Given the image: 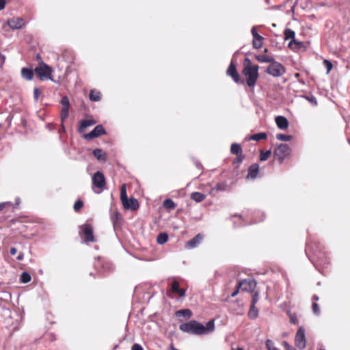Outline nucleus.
<instances>
[{
	"mask_svg": "<svg viewBox=\"0 0 350 350\" xmlns=\"http://www.w3.org/2000/svg\"><path fill=\"white\" fill-rule=\"evenodd\" d=\"M243 158H244V157L241 154V155L237 156V161L239 162H241L243 161Z\"/></svg>",
	"mask_w": 350,
	"mask_h": 350,
	"instance_id": "nucleus-59",
	"label": "nucleus"
},
{
	"mask_svg": "<svg viewBox=\"0 0 350 350\" xmlns=\"http://www.w3.org/2000/svg\"><path fill=\"white\" fill-rule=\"evenodd\" d=\"M7 24L12 29H19L25 25V22L22 18H12L8 20Z\"/></svg>",
	"mask_w": 350,
	"mask_h": 350,
	"instance_id": "nucleus-15",
	"label": "nucleus"
},
{
	"mask_svg": "<svg viewBox=\"0 0 350 350\" xmlns=\"http://www.w3.org/2000/svg\"><path fill=\"white\" fill-rule=\"evenodd\" d=\"M19 323L16 322V325L14 327L13 331L15 332L18 329Z\"/></svg>",
	"mask_w": 350,
	"mask_h": 350,
	"instance_id": "nucleus-60",
	"label": "nucleus"
},
{
	"mask_svg": "<svg viewBox=\"0 0 350 350\" xmlns=\"http://www.w3.org/2000/svg\"><path fill=\"white\" fill-rule=\"evenodd\" d=\"M215 189L217 191H224L225 189V185L224 183H218L216 185Z\"/></svg>",
	"mask_w": 350,
	"mask_h": 350,
	"instance_id": "nucleus-51",
	"label": "nucleus"
},
{
	"mask_svg": "<svg viewBox=\"0 0 350 350\" xmlns=\"http://www.w3.org/2000/svg\"><path fill=\"white\" fill-rule=\"evenodd\" d=\"M204 237L201 234H198L196 236H195L193 239L188 241L185 244V247L187 249H193L198 246V245L201 243Z\"/></svg>",
	"mask_w": 350,
	"mask_h": 350,
	"instance_id": "nucleus-17",
	"label": "nucleus"
},
{
	"mask_svg": "<svg viewBox=\"0 0 350 350\" xmlns=\"http://www.w3.org/2000/svg\"><path fill=\"white\" fill-rule=\"evenodd\" d=\"M124 207L126 209L137 210L139 208V202L137 199L131 198L122 202Z\"/></svg>",
	"mask_w": 350,
	"mask_h": 350,
	"instance_id": "nucleus-19",
	"label": "nucleus"
},
{
	"mask_svg": "<svg viewBox=\"0 0 350 350\" xmlns=\"http://www.w3.org/2000/svg\"><path fill=\"white\" fill-rule=\"evenodd\" d=\"M131 350H144V349L140 345L135 343L132 346Z\"/></svg>",
	"mask_w": 350,
	"mask_h": 350,
	"instance_id": "nucleus-52",
	"label": "nucleus"
},
{
	"mask_svg": "<svg viewBox=\"0 0 350 350\" xmlns=\"http://www.w3.org/2000/svg\"><path fill=\"white\" fill-rule=\"evenodd\" d=\"M93 154L98 161L105 162L107 159L105 152L100 148H96L94 150Z\"/></svg>",
	"mask_w": 350,
	"mask_h": 350,
	"instance_id": "nucleus-23",
	"label": "nucleus"
},
{
	"mask_svg": "<svg viewBox=\"0 0 350 350\" xmlns=\"http://www.w3.org/2000/svg\"><path fill=\"white\" fill-rule=\"evenodd\" d=\"M105 178L103 172L98 171L92 176V189L96 193H101L105 187Z\"/></svg>",
	"mask_w": 350,
	"mask_h": 350,
	"instance_id": "nucleus-4",
	"label": "nucleus"
},
{
	"mask_svg": "<svg viewBox=\"0 0 350 350\" xmlns=\"http://www.w3.org/2000/svg\"><path fill=\"white\" fill-rule=\"evenodd\" d=\"M176 317L183 316L186 319H189L192 316V312L189 309L179 310L175 313Z\"/></svg>",
	"mask_w": 350,
	"mask_h": 350,
	"instance_id": "nucleus-26",
	"label": "nucleus"
},
{
	"mask_svg": "<svg viewBox=\"0 0 350 350\" xmlns=\"http://www.w3.org/2000/svg\"><path fill=\"white\" fill-rule=\"evenodd\" d=\"M111 219L114 228H116L118 226L120 225V221H122V215L120 213L116 212L112 215Z\"/></svg>",
	"mask_w": 350,
	"mask_h": 350,
	"instance_id": "nucleus-25",
	"label": "nucleus"
},
{
	"mask_svg": "<svg viewBox=\"0 0 350 350\" xmlns=\"http://www.w3.org/2000/svg\"><path fill=\"white\" fill-rule=\"evenodd\" d=\"M21 76L23 79L30 81L33 77V72L30 68H23L21 70Z\"/></svg>",
	"mask_w": 350,
	"mask_h": 350,
	"instance_id": "nucleus-24",
	"label": "nucleus"
},
{
	"mask_svg": "<svg viewBox=\"0 0 350 350\" xmlns=\"http://www.w3.org/2000/svg\"><path fill=\"white\" fill-rule=\"evenodd\" d=\"M244 67H254V65H252L251 60L246 57L244 60Z\"/></svg>",
	"mask_w": 350,
	"mask_h": 350,
	"instance_id": "nucleus-50",
	"label": "nucleus"
},
{
	"mask_svg": "<svg viewBox=\"0 0 350 350\" xmlns=\"http://www.w3.org/2000/svg\"><path fill=\"white\" fill-rule=\"evenodd\" d=\"M226 73L230 76L234 81L237 83H243V81L241 79L240 76L237 70L236 65L232 61L227 69Z\"/></svg>",
	"mask_w": 350,
	"mask_h": 350,
	"instance_id": "nucleus-13",
	"label": "nucleus"
},
{
	"mask_svg": "<svg viewBox=\"0 0 350 350\" xmlns=\"http://www.w3.org/2000/svg\"><path fill=\"white\" fill-rule=\"evenodd\" d=\"M79 234L81 238L86 242H95L93 234V228L90 224H85L80 226Z\"/></svg>",
	"mask_w": 350,
	"mask_h": 350,
	"instance_id": "nucleus-6",
	"label": "nucleus"
},
{
	"mask_svg": "<svg viewBox=\"0 0 350 350\" xmlns=\"http://www.w3.org/2000/svg\"><path fill=\"white\" fill-rule=\"evenodd\" d=\"M257 61L262 63H272L274 59L272 57L266 55H259L256 56Z\"/></svg>",
	"mask_w": 350,
	"mask_h": 350,
	"instance_id": "nucleus-27",
	"label": "nucleus"
},
{
	"mask_svg": "<svg viewBox=\"0 0 350 350\" xmlns=\"http://www.w3.org/2000/svg\"><path fill=\"white\" fill-rule=\"evenodd\" d=\"M99 273H108L113 270V265L108 261L100 260V259L94 265Z\"/></svg>",
	"mask_w": 350,
	"mask_h": 350,
	"instance_id": "nucleus-11",
	"label": "nucleus"
},
{
	"mask_svg": "<svg viewBox=\"0 0 350 350\" xmlns=\"http://www.w3.org/2000/svg\"><path fill=\"white\" fill-rule=\"evenodd\" d=\"M61 104L63 106L62 108L69 109L70 102L67 96H63L61 99Z\"/></svg>",
	"mask_w": 350,
	"mask_h": 350,
	"instance_id": "nucleus-42",
	"label": "nucleus"
},
{
	"mask_svg": "<svg viewBox=\"0 0 350 350\" xmlns=\"http://www.w3.org/2000/svg\"><path fill=\"white\" fill-rule=\"evenodd\" d=\"M41 94L40 90L38 88H35L33 90V97L35 100H38Z\"/></svg>",
	"mask_w": 350,
	"mask_h": 350,
	"instance_id": "nucleus-49",
	"label": "nucleus"
},
{
	"mask_svg": "<svg viewBox=\"0 0 350 350\" xmlns=\"http://www.w3.org/2000/svg\"><path fill=\"white\" fill-rule=\"evenodd\" d=\"M239 289L240 288L237 287V290L232 293L231 297H234L238 294Z\"/></svg>",
	"mask_w": 350,
	"mask_h": 350,
	"instance_id": "nucleus-58",
	"label": "nucleus"
},
{
	"mask_svg": "<svg viewBox=\"0 0 350 350\" xmlns=\"http://www.w3.org/2000/svg\"><path fill=\"white\" fill-rule=\"evenodd\" d=\"M258 65H254V67H243L242 74L246 77V83L248 87H254L258 79Z\"/></svg>",
	"mask_w": 350,
	"mask_h": 350,
	"instance_id": "nucleus-3",
	"label": "nucleus"
},
{
	"mask_svg": "<svg viewBox=\"0 0 350 350\" xmlns=\"http://www.w3.org/2000/svg\"><path fill=\"white\" fill-rule=\"evenodd\" d=\"M105 130L101 125H97L92 131L84 135V138L87 140H91L94 138L98 137L102 135L105 134Z\"/></svg>",
	"mask_w": 350,
	"mask_h": 350,
	"instance_id": "nucleus-12",
	"label": "nucleus"
},
{
	"mask_svg": "<svg viewBox=\"0 0 350 350\" xmlns=\"http://www.w3.org/2000/svg\"><path fill=\"white\" fill-rule=\"evenodd\" d=\"M291 135H284L282 133H278L276 135V139L280 141L288 142L292 139Z\"/></svg>",
	"mask_w": 350,
	"mask_h": 350,
	"instance_id": "nucleus-37",
	"label": "nucleus"
},
{
	"mask_svg": "<svg viewBox=\"0 0 350 350\" xmlns=\"http://www.w3.org/2000/svg\"><path fill=\"white\" fill-rule=\"evenodd\" d=\"M258 314V310L254 305H251L248 316L250 319H254L257 317Z\"/></svg>",
	"mask_w": 350,
	"mask_h": 350,
	"instance_id": "nucleus-32",
	"label": "nucleus"
},
{
	"mask_svg": "<svg viewBox=\"0 0 350 350\" xmlns=\"http://www.w3.org/2000/svg\"><path fill=\"white\" fill-rule=\"evenodd\" d=\"M266 72L273 77H280L286 72V69L282 64L273 61L267 68Z\"/></svg>",
	"mask_w": 350,
	"mask_h": 350,
	"instance_id": "nucleus-5",
	"label": "nucleus"
},
{
	"mask_svg": "<svg viewBox=\"0 0 350 350\" xmlns=\"http://www.w3.org/2000/svg\"><path fill=\"white\" fill-rule=\"evenodd\" d=\"M20 203V199L18 198L16 199V204L18 205Z\"/></svg>",
	"mask_w": 350,
	"mask_h": 350,
	"instance_id": "nucleus-62",
	"label": "nucleus"
},
{
	"mask_svg": "<svg viewBox=\"0 0 350 350\" xmlns=\"http://www.w3.org/2000/svg\"><path fill=\"white\" fill-rule=\"evenodd\" d=\"M291 152V148L288 144H280L278 145L273 151L274 157L282 163L286 157H287Z\"/></svg>",
	"mask_w": 350,
	"mask_h": 350,
	"instance_id": "nucleus-7",
	"label": "nucleus"
},
{
	"mask_svg": "<svg viewBox=\"0 0 350 350\" xmlns=\"http://www.w3.org/2000/svg\"><path fill=\"white\" fill-rule=\"evenodd\" d=\"M16 252H17L16 248H15V247L10 248V252L11 255H12V256L15 255L16 254Z\"/></svg>",
	"mask_w": 350,
	"mask_h": 350,
	"instance_id": "nucleus-55",
	"label": "nucleus"
},
{
	"mask_svg": "<svg viewBox=\"0 0 350 350\" xmlns=\"http://www.w3.org/2000/svg\"><path fill=\"white\" fill-rule=\"evenodd\" d=\"M205 198V196L200 192H193L191 194V199L194 200L196 202H200L203 201Z\"/></svg>",
	"mask_w": 350,
	"mask_h": 350,
	"instance_id": "nucleus-29",
	"label": "nucleus"
},
{
	"mask_svg": "<svg viewBox=\"0 0 350 350\" xmlns=\"http://www.w3.org/2000/svg\"><path fill=\"white\" fill-rule=\"evenodd\" d=\"M267 137V135L266 133H258L251 135L249 137V140L260 141L262 139H265Z\"/></svg>",
	"mask_w": 350,
	"mask_h": 350,
	"instance_id": "nucleus-30",
	"label": "nucleus"
},
{
	"mask_svg": "<svg viewBox=\"0 0 350 350\" xmlns=\"http://www.w3.org/2000/svg\"><path fill=\"white\" fill-rule=\"evenodd\" d=\"M275 123L277 126L282 130L286 129L289 124L288 120L284 116H282L275 118Z\"/></svg>",
	"mask_w": 350,
	"mask_h": 350,
	"instance_id": "nucleus-20",
	"label": "nucleus"
},
{
	"mask_svg": "<svg viewBox=\"0 0 350 350\" xmlns=\"http://www.w3.org/2000/svg\"><path fill=\"white\" fill-rule=\"evenodd\" d=\"M171 291L174 293L179 295L180 297L183 299L186 297V291L180 288V284L178 281L174 280L171 285Z\"/></svg>",
	"mask_w": 350,
	"mask_h": 350,
	"instance_id": "nucleus-18",
	"label": "nucleus"
},
{
	"mask_svg": "<svg viewBox=\"0 0 350 350\" xmlns=\"http://www.w3.org/2000/svg\"><path fill=\"white\" fill-rule=\"evenodd\" d=\"M10 204V202H1L0 203V211H1L4 208L5 206Z\"/></svg>",
	"mask_w": 350,
	"mask_h": 350,
	"instance_id": "nucleus-56",
	"label": "nucleus"
},
{
	"mask_svg": "<svg viewBox=\"0 0 350 350\" xmlns=\"http://www.w3.org/2000/svg\"><path fill=\"white\" fill-rule=\"evenodd\" d=\"M271 154V150L263 151L260 150V160L262 161H266L269 159Z\"/></svg>",
	"mask_w": 350,
	"mask_h": 350,
	"instance_id": "nucleus-38",
	"label": "nucleus"
},
{
	"mask_svg": "<svg viewBox=\"0 0 350 350\" xmlns=\"http://www.w3.org/2000/svg\"><path fill=\"white\" fill-rule=\"evenodd\" d=\"M290 322L292 324H296L297 323V319L295 316L291 315L290 316Z\"/></svg>",
	"mask_w": 350,
	"mask_h": 350,
	"instance_id": "nucleus-53",
	"label": "nucleus"
},
{
	"mask_svg": "<svg viewBox=\"0 0 350 350\" xmlns=\"http://www.w3.org/2000/svg\"><path fill=\"white\" fill-rule=\"evenodd\" d=\"M259 299V293L258 292H255L252 295V304L251 305H256V304L258 302Z\"/></svg>",
	"mask_w": 350,
	"mask_h": 350,
	"instance_id": "nucleus-45",
	"label": "nucleus"
},
{
	"mask_svg": "<svg viewBox=\"0 0 350 350\" xmlns=\"http://www.w3.org/2000/svg\"><path fill=\"white\" fill-rule=\"evenodd\" d=\"M35 72L42 81L48 80L51 79L52 70L45 64H40L39 66L35 68Z\"/></svg>",
	"mask_w": 350,
	"mask_h": 350,
	"instance_id": "nucleus-8",
	"label": "nucleus"
},
{
	"mask_svg": "<svg viewBox=\"0 0 350 350\" xmlns=\"http://www.w3.org/2000/svg\"><path fill=\"white\" fill-rule=\"evenodd\" d=\"M265 345L268 350H272V348L274 347L273 341L269 339L266 340Z\"/></svg>",
	"mask_w": 350,
	"mask_h": 350,
	"instance_id": "nucleus-47",
	"label": "nucleus"
},
{
	"mask_svg": "<svg viewBox=\"0 0 350 350\" xmlns=\"http://www.w3.org/2000/svg\"><path fill=\"white\" fill-rule=\"evenodd\" d=\"M1 295H0V299L5 300V301H10L11 299V294L8 291H2L0 293Z\"/></svg>",
	"mask_w": 350,
	"mask_h": 350,
	"instance_id": "nucleus-40",
	"label": "nucleus"
},
{
	"mask_svg": "<svg viewBox=\"0 0 350 350\" xmlns=\"http://www.w3.org/2000/svg\"><path fill=\"white\" fill-rule=\"evenodd\" d=\"M304 98L310 103L313 106H317L318 103L316 97L313 95L304 96Z\"/></svg>",
	"mask_w": 350,
	"mask_h": 350,
	"instance_id": "nucleus-39",
	"label": "nucleus"
},
{
	"mask_svg": "<svg viewBox=\"0 0 350 350\" xmlns=\"http://www.w3.org/2000/svg\"><path fill=\"white\" fill-rule=\"evenodd\" d=\"M23 258H24V254H23V253H22V252H21V253L18 255V256L16 257V259H17L18 260H22Z\"/></svg>",
	"mask_w": 350,
	"mask_h": 350,
	"instance_id": "nucleus-57",
	"label": "nucleus"
},
{
	"mask_svg": "<svg viewBox=\"0 0 350 350\" xmlns=\"http://www.w3.org/2000/svg\"><path fill=\"white\" fill-rule=\"evenodd\" d=\"M5 0H0V11L5 8Z\"/></svg>",
	"mask_w": 350,
	"mask_h": 350,
	"instance_id": "nucleus-54",
	"label": "nucleus"
},
{
	"mask_svg": "<svg viewBox=\"0 0 350 350\" xmlns=\"http://www.w3.org/2000/svg\"><path fill=\"white\" fill-rule=\"evenodd\" d=\"M253 36L252 45L254 49H258L262 46L263 37L260 36L256 31V27L254 26L251 30Z\"/></svg>",
	"mask_w": 350,
	"mask_h": 350,
	"instance_id": "nucleus-14",
	"label": "nucleus"
},
{
	"mask_svg": "<svg viewBox=\"0 0 350 350\" xmlns=\"http://www.w3.org/2000/svg\"><path fill=\"white\" fill-rule=\"evenodd\" d=\"M295 342L296 346L299 349H303L306 347V340L305 336V330L302 327H299L295 335Z\"/></svg>",
	"mask_w": 350,
	"mask_h": 350,
	"instance_id": "nucleus-10",
	"label": "nucleus"
},
{
	"mask_svg": "<svg viewBox=\"0 0 350 350\" xmlns=\"http://www.w3.org/2000/svg\"><path fill=\"white\" fill-rule=\"evenodd\" d=\"M256 282L254 279L248 278L243 280L238 283V288L242 291L252 292L256 286Z\"/></svg>",
	"mask_w": 350,
	"mask_h": 350,
	"instance_id": "nucleus-9",
	"label": "nucleus"
},
{
	"mask_svg": "<svg viewBox=\"0 0 350 350\" xmlns=\"http://www.w3.org/2000/svg\"><path fill=\"white\" fill-rule=\"evenodd\" d=\"M127 195H126V186L125 185H122L120 189V199L121 201H124V200L127 199Z\"/></svg>",
	"mask_w": 350,
	"mask_h": 350,
	"instance_id": "nucleus-41",
	"label": "nucleus"
},
{
	"mask_svg": "<svg viewBox=\"0 0 350 350\" xmlns=\"http://www.w3.org/2000/svg\"><path fill=\"white\" fill-rule=\"evenodd\" d=\"M283 346L285 350H296L293 347L289 345L286 341L283 342Z\"/></svg>",
	"mask_w": 350,
	"mask_h": 350,
	"instance_id": "nucleus-48",
	"label": "nucleus"
},
{
	"mask_svg": "<svg viewBox=\"0 0 350 350\" xmlns=\"http://www.w3.org/2000/svg\"><path fill=\"white\" fill-rule=\"evenodd\" d=\"M215 321L210 320L203 325L200 322L191 320L179 325V329L183 332L192 335H206L212 333L215 330Z\"/></svg>",
	"mask_w": 350,
	"mask_h": 350,
	"instance_id": "nucleus-1",
	"label": "nucleus"
},
{
	"mask_svg": "<svg viewBox=\"0 0 350 350\" xmlns=\"http://www.w3.org/2000/svg\"><path fill=\"white\" fill-rule=\"evenodd\" d=\"M312 311L316 315H319L320 314V309L317 303L312 304Z\"/></svg>",
	"mask_w": 350,
	"mask_h": 350,
	"instance_id": "nucleus-46",
	"label": "nucleus"
},
{
	"mask_svg": "<svg viewBox=\"0 0 350 350\" xmlns=\"http://www.w3.org/2000/svg\"><path fill=\"white\" fill-rule=\"evenodd\" d=\"M272 350H278V349H277V348H276V347H273L272 348Z\"/></svg>",
	"mask_w": 350,
	"mask_h": 350,
	"instance_id": "nucleus-64",
	"label": "nucleus"
},
{
	"mask_svg": "<svg viewBox=\"0 0 350 350\" xmlns=\"http://www.w3.org/2000/svg\"><path fill=\"white\" fill-rule=\"evenodd\" d=\"M323 64L327 69V72L329 73L333 67L332 62L329 60L325 59L323 61Z\"/></svg>",
	"mask_w": 350,
	"mask_h": 350,
	"instance_id": "nucleus-44",
	"label": "nucleus"
},
{
	"mask_svg": "<svg viewBox=\"0 0 350 350\" xmlns=\"http://www.w3.org/2000/svg\"><path fill=\"white\" fill-rule=\"evenodd\" d=\"M259 170V165L257 163L252 164L248 170L247 178L254 179L256 178Z\"/></svg>",
	"mask_w": 350,
	"mask_h": 350,
	"instance_id": "nucleus-21",
	"label": "nucleus"
},
{
	"mask_svg": "<svg viewBox=\"0 0 350 350\" xmlns=\"http://www.w3.org/2000/svg\"><path fill=\"white\" fill-rule=\"evenodd\" d=\"M90 99L92 101H99L101 99L100 93L96 90H91L90 93Z\"/></svg>",
	"mask_w": 350,
	"mask_h": 350,
	"instance_id": "nucleus-31",
	"label": "nucleus"
},
{
	"mask_svg": "<svg viewBox=\"0 0 350 350\" xmlns=\"http://www.w3.org/2000/svg\"><path fill=\"white\" fill-rule=\"evenodd\" d=\"M96 124V121L93 120H83L79 122V132L81 133L87 127L92 126Z\"/></svg>",
	"mask_w": 350,
	"mask_h": 350,
	"instance_id": "nucleus-22",
	"label": "nucleus"
},
{
	"mask_svg": "<svg viewBox=\"0 0 350 350\" xmlns=\"http://www.w3.org/2000/svg\"><path fill=\"white\" fill-rule=\"evenodd\" d=\"M312 299H313L314 300L317 301V300H319V297H318L317 295H313Z\"/></svg>",
	"mask_w": 350,
	"mask_h": 350,
	"instance_id": "nucleus-61",
	"label": "nucleus"
},
{
	"mask_svg": "<svg viewBox=\"0 0 350 350\" xmlns=\"http://www.w3.org/2000/svg\"><path fill=\"white\" fill-rule=\"evenodd\" d=\"M306 253L310 260L317 266H326L329 261L325 254L321 252V247L317 243H307Z\"/></svg>",
	"mask_w": 350,
	"mask_h": 350,
	"instance_id": "nucleus-2",
	"label": "nucleus"
},
{
	"mask_svg": "<svg viewBox=\"0 0 350 350\" xmlns=\"http://www.w3.org/2000/svg\"><path fill=\"white\" fill-rule=\"evenodd\" d=\"M232 350H244V349L243 348L239 347V348H237L236 349H232Z\"/></svg>",
	"mask_w": 350,
	"mask_h": 350,
	"instance_id": "nucleus-63",
	"label": "nucleus"
},
{
	"mask_svg": "<svg viewBox=\"0 0 350 350\" xmlns=\"http://www.w3.org/2000/svg\"><path fill=\"white\" fill-rule=\"evenodd\" d=\"M230 152L233 154H236L237 156L241 155L242 154V148L240 144L234 143L231 145Z\"/></svg>",
	"mask_w": 350,
	"mask_h": 350,
	"instance_id": "nucleus-28",
	"label": "nucleus"
},
{
	"mask_svg": "<svg viewBox=\"0 0 350 350\" xmlns=\"http://www.w3.org/2000/svg\"><path fill=\"white\" fill-rule=\"evenodd\" d=\"M168 240V235L166 233H160L157 238V241L159 244L162 245L165 243Z\"/></svg>",
	"mask_w": 350,
	"mask_h": 350,
	"instance_id": "nucleus-33",
	"label": "nucleus"
},
{
	"mask_svg": "<svg viewBox=\"0 0 350 350\" xmlns=\"http://www.w3.org/2000/svg\"><path fill=\"white\" fill-rule=\"evenodd\" d=\"M163 206L166 208L174 209L176 207V204L171 199H167L163 202Z\"/></svg>",
	"mask_w": 350,
	"mask_h": 350,
	"instance_id": "nucleus-36",
	"label": "nucleus"
},
{
	"mask_svg": "<svg viewBox=\"0 0 350 350\" xmlns=\"http://www.w3.org/2000/svg\"><path fill=\"white\" fill-rule=\"evenodd\" d=\"M295 33L294 31L291 30V29H286L284 30V39L285 40L291 39V41L288 43V47H291V45L293 44V43H294L299 46H302V44H303L302 42L297 41L295 39Z\"/></svg>",
	"mask_w": 350,
	"mask_h": 350,
	"instance_id": "nucleus-16",
	"label": "nucleus"
},
{
	"mask_svg": "<svg viewBox=\"0 0 350 350\" xmlns=\"http://www.w3.org/2000/svg\"><path fill=\"white\" fill-rule=\"evenodd\" d=\"M31 280V275L27 272H23L21 275L20 281L21 283L25 284Z\"/></svg>",
	"mask_w": 350,
	"mask_h": 350,
	"instance_id": "nucleus-35",
	"label": "nucleus"
},
{
	"mask_svg": "<svg viewBox=\"0 0 350 350\" xmlns=\"http://www.w3.org/2000/svg\"><path fill=\"white\" fill-rule=\"evenodd\" d=\"M83 201L78 200L75 202L73 208H74V210L77 212L83 207Z\"/></svg>",
	"mask_w": 350,
	"mask_h": 350,
	"instance_id": "nucleus-43",
	"label": "nucleus"
},
{
	"mask_svg": "<svg viewBox=\"0 0 350 350\" xmlns=\"http://www.w3.org/2000/svg\"><path fill=\"white\" fill-rule=\"evenodd\" d=\"M69 115V109L62 108L61 111V120H62V129L64 130V122L66 119L68 118Z\"/></svg>",
	"mask_w": 350,
	"mask_h": 350,
	"instance_id": "nucleus-34",
	"label": "nucleus"
}]
</instances>
